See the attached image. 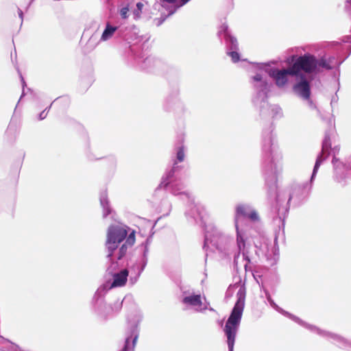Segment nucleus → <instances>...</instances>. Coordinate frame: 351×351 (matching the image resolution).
<instances>
[{
    "label": "nucleus",
    "mask_w": 351,
    "mask_h": 351,
    "mask_svg": "<svg viewBox=\"0 0 351 351\" xmlns=\"http://www.w3.org/2000/svg\"><path fill=\"white\" fill-rule=\"evenodd\" d=\"M22 97H23V96L21 95V97L20 99H19V101H21V99Z\"/></svg>",
    "instance_id": "obj_31"
},
{
    "label": "nucleus",
    "mask_w": 351,
    "mask_h": 351,
    "mask_svg": "<svg viewBox=\"0 0 351 351\" xmlns=\"http://www.w3.org/2000/svg\"><path fill=\"white\" fill-rule=\"evenodd\" d=\"M311 69L316 67H288L287 69H274L271 73V76L278 87L285 86L291 77H295L298 73V69Z\"/></svg>",
    "instance_id": "obj_9"
},
{
    "label": "nucleus",
    "mask_w": 351,
    "mask_h": 351,
    "mask_svg": "<svg viewBox=\"0 0 351 351\" xmlns=\"http://www.w3.org/2000/svg\"><path fill=\"white\" fill-rule=\"evenodd\" d=\"M136 7H137V10L136 11H134V15L136 16V18H139L140 17V14L141 12V10L143 8V4L141 2H138L136 4Z\"/></svg>",
    "instance_id": "obj_22"
},
{
    "label": "nucleus",
    "mask_w": 351,
    "mask_h": 351,
    "mask_svg": "<svg viewBox=\"0 0 351 351\" xmlns=\"http://www.w3.org/2000/svg\"><path fill=\"white\" fill-rule=\"evenodd\" d=\"M231 240L230 236L224 234L215 226H210L205 232L203 249L206 252L215 250L223 252L228 247ZM207 255L208 253H206Z\"/></svg>",
    "instance_id": "obj_5"
},
{
    "label": "nucleus",
    "mask_w": 351,
    "mask_h": 351,
    "mask_svg": "<svg viewBox=\"0 0 351 351\" xmlns=\"http://www.w3.org/2000/svg\"><path fill=\"white\" fill-rule=\"evenodd\" d=\"M58 101L68 103L69 99L67 97H58L56 99H54V101L49 105V107L46 108L44 110H43L38 114V120L42 121V120L45 119L47 117V113H48L49 109L51 108L52 104Z\"/></svg>",
    "instance_id": "obj_16"
},
{
    "label": "nucleus",
    "mask_w": 351,
    "mask_h": 351,
    "mask_svg": "<svg viewBox=\"0 0 351 351\" xmlns=\"http://www.w3.org/2000/svg\"><path fill=\"white\" fill-rule=\"evenodd\" d=\"M209 311H214L215 310L213 308L210 307V308H209Z\"/></svg>",
    "instance_id": "obj_29"
},
{
    "label": "nucleus",
    "mask_w": 351,
    "mask_h": 351,
    "mask_svg": "<svg viewBox=\"0 0 351 351\" xmlns=\"http://www.w3.org/2000/svg\"><path fill=\"white\" fill-rule=\"evenodd\" d=\"M112 161L113 162V163H114V162H115V160H114V158H112Z\"/></svg>",
    "instance_id": "obj_30"
},
{
    "label": "nucleus",
    "mask_w": 351,
    "mask_h": 351,
    "mask_svg": "<svg viewBox=\"0 0 351 351\" xmlns=\"http://www.w3.org/2000/svg\"><path fill=\"white\" fill-rule=\"evenodd\" d=\"M165 203L167 205V207H168L167 210V215L170 210L171 205L167 202H165Z\"/></svg>",
    "instance_id": "obj_27"
},
{
    "label": "nucleus",
    "mask_w": 351,
    "mask_h": 351,
    "mask_svg": "<svg viewBox=\"0 0 351 351\" xmlns=\"http://www.w3.org/2000/svg\"><path fill=\"white\" fill-rule=\"evenodd\" d=\"M317 69H300L295 77L296 83L293 86V90L304 99H308L311 97L310 82L313 80V74L317 73Z\"/></svg>",
    "instance_id": "obj_6"
},
{
    "label": "nucleus",
    "mask_w": 351,
    "mask_h": 351,
    "mask_svg": "<svg viewBox=\"0 0 351 351\" xmlns=\"http://www.w3.org/2000/svg\"><path fill=\"white\" fill-rule=\"evenodd\" d=\"M100 204L103 208V217L106 219L112 212L108 199V195L106 191H102L99 196Z\"/></svg>",
    "instance_id": "obj_15"
},
{
    "label": "nucleus",
    "mask_w": 351,
    "mask_h": 351,
    "mask_svg": "<svg viewBox=\"0 0 351 351\" xmlns=\"http://www.w3.org/2000/svg\"><path fill=\"white\" fill-rule=\"evenodd\" d=\"M232 288L237 290V300L223 328L227 338L228 351L234 350L236 335L240 326L246 298V288L244 283H236Z\"/></svg>",
    "instance_id": "obj_3"
},
{
    "label": "nucleus",
    "mask_w": 351,
    "mask_h": 351,
    "mask_svg": "<svg viewBox=\"0 0 351 351\" xmlns=\"http://www.w3.org/2000/svg\"><path fill=\"white\" fill-rule=\"evenodd\" d=\"M95 312L96 315L101 319H106L111 314L110 306L108 305L103 300L97 301Z\"/></svg>",
    "instance_id": "obj_13"
},
{
    "label": "nucleus",
    "mask_w": 351,
    "mask_h": 351,
    "mask_svg": "<svg viewBox=\"0 0 351 351\" xmlns=\"http://www.w3.org/2000/svg\"><path fill=\"white\" fill-rule=\"evenodd\" d=\"M249 75L253 88H263V67H252Z\"/></svg>",
    "instance_id": "obj_12"
},
{
    "label": "nucleus",
    "mask_w": 351,
    "mask_h": 351,
    "mask_svg": "<svg viewBox=\"0 0 351 351\" xmlns=\"http://www.w3.org/2000/svg\"><path fill=\"white\" fill-rule=\"evenodd\" d=\"M176 158L173 160V163L178 165V162H181L185 158V148L183 145H180L176 148ZM174 164H173V165Z\"/></svg>",
    "instance_id": "obj_18"
},
{
    "label": "nucleus",
    "mask_w": 351,
    "mask_h": 351,
    "mask_svg": "<svg viewBox=\"0 0 351 351\" xmlns=\"http://www.w3.org/2000/svg\"><path fill=\"white\" fill-rule=\"evenodd\" d=\"M138 335V324H132L127 331L125 344L121 351H134Z\"/></svg>",
    "instance_id": "obj_11"
},
{
    "label": "nucleus",
    "mask_w": 351,
    "mask_h": 351,
    "mask_svg": "<svg viewBox=\"0 0 351 351\" xmlns=\"http://www.w3.org/2000/svg\"><path fill=\"white\" fill-rule=\"evenodd\" d=\"M180 104V99L177 96H169L168 97L164 104V108L166 111H170L171 110V105Z\"/></svg>",
    "instance_id": "obj_17"
},
{
    "label": "nucleus",
    "mask_w": 351,
    "mask_h": 351,
    "mask_svg": "<svg viewBox=\"0 0 351 351\" xmlns=\"http://www.w3.org/2000/svg\"><path fill=\"white\" fill-rule=\"evenodd\" d=\"M122 303L123 301L118 300L115 301L112 305H109L111 314L114 313H118L122 308Z\"/></svg>",
    "instance_id": "obj_21"
},
{
    "label": "nucleus",
    "mask_w": 351,
    "mask_h": 351,
    "mask_svg": "<svg viewBox=\"0 0 351 351\" xmlns=\"http://www.w3.org/2000/svg\"><path fill=\"white\" fill-rule=\"evenodd\" d=\"M181 1H182V3L180 5H183L185 3H186L189 0H181Z\"/></svg>",
    "instance_id": "obj_28"
},
{
    "label": "nucleus",
    "mask_w": 351,
    "mask_h": 351,
    "mask_svg": "<svg viewBox=\"0 0 351 351\" xmlns=\"http://www.w3.org/2000/svg\"><path fill=\"white\" fill-rule=\"evenodd\" d=\"M182 169V167L177 165L175 162L162 176L159 188L167 189L173 195L180 196V199L187 200L188 209L185 215L188 221L195 223H202L206 213V208L203 204L195 202L193 197L186 189V184L180 177Z\"/></svg>",
    "instance_id": "obj_2"
},
{
    "label": "nucleus",
    "mask_w": 351,
    "mask_h": 351,
    "mask_svg": "<svg viewBox=\"0 0 351 351\" xmlns=\"http://www.w3.org/2000/svg\"><path fill=\"white\" fill-rule=\"evenodd\" d=\"M130 230L129 227L122 223L111 225L108 228L106 241L108 260L106 271L112 276L110 288L123 287L130 273V270L127 269L115 273L123 265V259L128 248L135 243V231L129 232Z\"/></svg>",
    "instance_id": "obj_1"
},
{
    "label": "nucleus",
    "mask_w": 351,
    "mask_h": 351,
    "mask_svg": "<svg viewBox=\"0 0 351 351\" xmlns=\"http://www.w3.org/2000/svg\"><path fill=\"white\" fill-rule=\"evenodd\" d=\"M320 165V160L318 158L317 160H316V162H315V167H314V169H313V176H312V178L314 177V176L315 175Z\"/></svg>",
    "instance_id": "obj_26"
},
{
    "label": "nucleus",
    "mask_w": 351,
    "mask_h": 351,
    "mask_svg": "<svg viewBox=\"0 0 351 351\" xmlns=\"http://www.w3.org/2000/svg\"><path fill=\"white\" fill-rule=\"evenodd\" d=\"M116 29H117V27H112L109 25H107L106 29L104 31V32L101 35V39L102 40H108L110 38H111L112 36V35L114 34Z\"/></svg>",
    "instance_id": "obj_19"
},
{
    "label": "nucleus",
    "mask_w": 351,
    "mask_h": 351,
    "mask_svg": "<svg viewBox=\"0 0 351 351\" xmlns=\"http://www.w3.org/2000/svg\"><path fill=\"white\" fill-rule=\"evenodd\" d=\"M18 73H19V75L20 76L21 81V83H22V86H23L22 96H23L25 94V86H26V83H25V80H24L22 74H21V71L19 70H18Z\"/></svg>",
    "instance_id": "obj_23"
},
{
    "label": "nucleus",
    "mask_w": 351,
    "mask_h": 351,
    "mask_svg": "<svg viewBox=\"0 0 351 351\" xmlns=\"http://www.w3.org/2000/svg\"><path fill=\"white\" fill-rule=\"evenodd\" d=\"M230 56L234 63L237 62L239 59V54L235 51L231 52Z\"/></svg>",
    "instance_id": "obj_25"
},
{
    "label": "nucleus",
    "mask_w": 351,
    "mask_h": 351,
    "mask_svg": "<svg viewBox=\"0 0 351 351\" xmlns=\"http://www.w3.org/2000/svg\"><path fill=\"white\" fill-rule=\"evenodd\" d=\"M182 302L187 307L194 309L196 312H203L207 306H203L200 294H187L184 292Z\"/></svg>",
    "instance_id": "obj_10"
},
{
    "label": "nucleus",
    "mask_w": 351,
    "mask_h": 351,
    "mask_svg": "<svg viewBox=\"0 0 351 351\" xmlns=\"http://www.w3.org/2000/svg\"><path fill=\"white\" fill-rule=\"evenodd\" d=\"M149 245L150 241L149 239H147L145 242L141 245V257L136 261L135 264L132 267H130V276L129 281L132 285H134L137 282L141 273L147 264Z\"/></svg>",
    "instance_id": "obj_8"
},
{
    "label": "nucleus",
    "mask_w": 351,
    "mask_h": 351,
    "mask_svg": "<svg viewBox=\"0 0 351 351\" xmlns=\"http://www.w3.org/2000/svg\"><path fill=\"white\" fill-rule=\"evenodd\" d=\"M333 60L334 58H330L328 61L324 58L317 60L314 56L306 53L300 57L291 56L287 59L286 62L287 66H329L334 63Z\"/></svg>",
    "instance_id": "obj_7"
},
{
    "label": "nucleus",
    "mask_w": 351,
    "mask_h": 351,
    "mask_svg": "<svg viewBox=\"0 0 351 351\" xmlns=\"http://www.w3.org/2000/svg\"><path fill=\"white\" fill-rule=\"evenodd\" d=\"M254 93L252 95V101L253 105L261 112L263 103V88H254Z\"/></svg>",
    "instance_id": "obj_14"
},
{
    "label": "nucleus",
    "mask_w": 351,
    "mask_h": 351,
    "mask_svg": "<svg viewBox=\"0 0 351 351\" xmlns=\"http://www.w3.org/2000/svg\"><path fill=\"white\" fill-rule=\"evenodd\" d=\"M128 11H129V8L128 7L123 8L121 10L120 14H121V16H122V18L126 19L128 17Z\"/></svg>",
    "instance_id": "obj_24"
},
{
    "label": "nucleus",
    "mask_w": 351,
    "mask_h": 351,
    "mask_svg": "<svg viewBox=\"0 0 351 351\" xmlns=\"http://www.w3.org/2000/svg\"><path fill=\"white\" fill-rule=\"evenodd\" d=\"M247 219L256 222L260 221V217L257 211L250 204H238L235 206L234 215V225L237 234V245L239 254L242 253L243 258L245 257L244 252L245 241V232L243 228L246 225Z\"/></svg>",
    "instance_id": "obj_4"
},
{
    "label": "nucleus",
    "mask_w": 351,
    "mask_h": 351,
    "mask_svg": "<svg viewBox=\"0 0 351 351\" xmlns=\"http://www.w3.org/2000/svg\"><path fill=\"white\" fill-rule=\"evenodd\" d=\"M253 277L260 287H263V276L261 271L255 269L252 273Z\"/></svg>",
    "instance_id": "obj_20"
}]
</instances>
